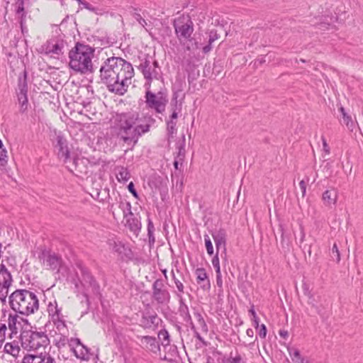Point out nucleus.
Masks as SVG:
<instances>
[{
  "mask_svg": "<svg viewBox=\"0 0 363 363\" xmlns=\"http://www.w3.org/2000/svg\"><path fill=\"white\" fill-rule=\"evenodd\" d=\"M204 242H205V246L206 248L207 253L209 255H213V247L212 242L211 240L210 237L208 235H204Z\"/></svg>",
  "mask_w": 363,
  "mask_h": 363,
  "instance_id": "obj_43",
  "label": "nucleus"
},
{
  "mask_svg": "<svg viewBox=\"0 0 363 363\" xmlns=\"http://www.w3.org/2000/svg\"><path fill=\"white\" fill-rule=\"evenodd\" d=\"M7 330L8 328L6 323H0V348L6 340Z\"/></svg>",
  "mask_w": 363,
  "mask_h": 363,
  "instance_id": "obj_42",
  "label": "nucleus"
},
{
  "mask_svg": "<svg viewBox=\"0 0 363 363\" xmlns=\"http://www.w3.org/2000/svg\"><path fill=\"white\" fill-rule=\"evenodd\" d=\"M185 85L184 81L181 77H176V82L172 87L173 96L170 102L171 113H179L182 111V99L184 94H182L183 86Z\"/></svg>",
  "mask_w": 363,
  "mask_h": 363,
  "instance_id": "obj_9",
  "label": "nucleus"
},
{
  "mask_svg": "<svg viewBox=\"0 0 363 363\" xmlns=\"http://www.w3.org/2000/svg\"><path fill=\"white\" fill-rule=\"evenodd\" d=\"M177 297L179 299V313L181 317H182L183 320L189 323L191 325V328L194 329V325L192 322L191 316L189 313V308L187 305L184 303V300L181 294H177Z\"/></svg>",
  "mask_w": 363,
  "mask_h": 363,
  "instance_id": "obj_22",
  "label": "nucleus"
},
{
  "mask_svg": "<svg viewBox=\"0 0 363 363\" xmlns=\"http://www.w3.org/2000/svg\"><path fill=\"white\" fill-rule=\"evenodd\" d=\"M81 272L83 283L88 284L89 287L91 289L92 292L94 294H99L100 286L90 272L86 268L82 267Z\"/></svg>",
  "mask_w": 363,
  "mask_h": 363,
  "instance_id": "obj_20",
  "label": "nucleus"
},
{
  "mask_svg": "<svg viewBox=\"0 0 363 363\" xmlns=\"http://www.w3.org/2000/svg\"><path fill=\"white\" fill-rule=\"evenodd\" d=\"M149 65H150V61L146 57L144 62L138 66V69L142 72L144 77H150V74L146 70Z\"/></svg>",
  "mask_w": 363,
  "mask_h": 363,
  "instance_id": "obj_41",
  "label": "nucleus"
},
{
  "mask_svg": "<svg viewBox=\"0 0 363 363\" xmlns=\"http://www.w3.org/2000/svg\"><path fill=\"white\" fill-rule=\"evenodd\" d=\"M182 115H170L169 118L166 120L167 131L168 139L173 138L174 134L177 133V125H180L181 121H184V117L182 118Z\"/></svg>",
  "mask_w": 363,
  "mask_h": 363,
  "instance_id": "obj_19",
  "label": "nucleus"
},
{
  "mask_svg": "<svg viewBox=\"0 0 363 363\" xmlns=\"http://www.w3.org/2000/svg\"><path fill=\"white\" fill-rule=\"evenodd\" d=\"M158 338L161 340L162 345L164 347L169 345V335L167 330L162 329L158 333Z\"/></svg>",
  "mask_w": 363,
  "mask_h": 363,
  "instance_id": "obj_39",
  "label": "nucleus"
},
{
  "mask_svg": "<svg viewBox=\"0 0 363 363\" xmlns=\"http://www.w3.org/2000/svg\"><path fill=\"white\" fill-rule=\"evenodd\" d=\"M341 124L345 125L350 131H353L356 128L357 123L356 118L353 119L352 115H342V119H340Z\"/></svg>",
  "mask_w": 363,
  "mask_h": 363,
  "instance_id": "obj_33",
  "label": "nucleus"
},
{
  "mask_svg": "<svg viewBox=\"0 0 363 363\" xmlns=\"http://www.w3.org/2000/svg\"><path fill=\"white\" fill-rule=\"evenodd\" d=\"M47 311L51 320L63 316L62 313V308L58 306L57 302L55 299L53 301L49 302Z\"/></svg>",
  "mask_w": 363,
  "mask_h": 363,
  "instance_id": "obj_25",
  "label": "nucleus"
},
{
  "mask_svg": "<svg viewBox=\"0 0 363 363\" xmlns=\"http://www.w3.org/2000/svg\"><path fill=\"white\" fill-rule=\"evenodd\" d=\"M258 335L261 338H265L267 335V328L264 324L259 326Z\"/></svg>",
  "mask_w": 363,
  "mask_h": 363,
  "instance_id": "obj_54",
  "label": "nucleus"
},
{
  "mask_svg": "<svg viewBox=\"0 0 363 363\" xmlns=\"http://www.w3.org/2000/svg\"><path fill=\"white\" fill-rule=\"evenodd\" d=\"M145 103L146 108L156 113H162L165 111L168 103L167 94L162 91L154 93L150 90L145 91Z\"/></svg>",
  "mask_w": 363,
  "mask_h": 363,
  "instance_id": "obj_6",
  "label": "nucleus"
},
{
  "mask_svg": "<svg viewBox=\"0 0 363 363\" xmlns=\"http://www.w3.org/2000/svg\"><path fill=\"white\" fill-rule=\"evenodd\" d=\"M223 363H246L241 354L236 351L235 352H230L228 357H224L222 361Z\"/></svg>",
  "mask_w": 363,
  "mask_h": 363,
  "instance_id": "obj_31",
  "label": "nucleus"
},
{
  "mask_svg": "<svg viewBox=\"0 0 363 363\" xmlns=\"http://www.w3.org/2000/svg\"><path fill=\"white\" fill-rule=\"evenodd\" d=\"M56 135V147L57 148V155L60 159H63L64 162L67 163L69 160V151L67 147V142L60 132L58 133L55 131Z\"/></svg>",
  "mask_w": 363,
  "mask_h": 363,
  "instance_id": "obj_12",
  "label": "nucleus"
},
{
  "mask_svg": "<svg viewBox=\"0 0 363 363\" xmlns=\"http://www.w3.org/2000/svg\"><path fill=\"white\" fill-rule=\"evenodd\" d=\"M66 333H60V334L55 337L53 342L58 349L64 347L67 344L69 345L70 340L68 339V335Z\"/></svg>",
  "mask_w": 363,
  "mask_h": 363,
  "instance_id": "obj_32",
  "label": "nucleus"
},
{
  "mask_svg": "<svg viewBox=\"0 0 363 363\" xmlns=\"http://www.w3.org/2000/svg\"><path fill=\"white\" fill-rule=\"evenodd\" d=\"M79 4L80 5H82L83 7L91 12H94V13H97V10L98 9L93 6L91 4H89V2L84 1V0H81L79 3Z\"/></svg>",
  "mask_w": 363,
  "mask_h": 363,
  "instance_id": "obj_47",
  "label": "nucleus"
},
{
  "mask_svg": "<svg viewBox=\"0 0 363 363\" xmlns=\"http://www.w3.org/2000/svg\"><path fill=\"white\" fill-rule=\"evenodd\" d=\"M95 48L83 43L77 42L69 52V68L76 73L82 74L93 73V64L91 59Z\"/></svg>",
  "mask_w": 363,
  "mask_h": 363,
  "instance_id": "obj_3",
  "label": "nucleus"
},
{
  "mask_svg": "<svg viewBox=\"0 0 363 363\" xmlns=\"http://www.w3.org/2000/svg\"><path fill=\"white\" fill-rule=\"evenodd\" d=\"M19 337L21 347L28 351L45 348L50 344L48 335L43 332L24 330L21 332Z\"/></svg>",
  "mask_w": 363,
  "mask_h": 363,
  "instance_id": "obj_5",
  "label": "nucleus"
},
{
  "mask_svg": "<svg viewBox=\"0 0 363 363\" xmlns=\"http://www.w3.org/2000/svg\"><path fill=\"white\" fill-rule=\"evenodd\" d=\"M128 189L135 198H136V199L138 198V194L137 191L135 190V189L134 187V184L132 182H130L129 184L128 185Z\"/></svg>",
  "mask_w": 363,
  "mask_h": 363,
  "instance_id": "obj_56",
  "label": "nucleus"
},
{
  "mask_svg": "<svg viewBox=\"0 0 363 363\" xmlns=\"http://www.w3.org/2000/svg\"><path fill=\"white\" fill-rule=\"evenodd\" d=\"M125 250V245L121 242H114L113 250L118 254H122Z\"/></svg>",
  "mask_w": 363,
  "mask_h": 363,
  "instance_id": "obj_49",
  "label": "nucleus"
},
{
  "mask_svg": "<svg viewBox=\"0 0 363 363\" xmlns=\"http://www.w3.org/2000/svg\"><path fill=\"white\" fill-rule=\"evenodd\" d=\"M20 351L21 349L18 345V342L16 340L6 342L4 345V352L14 357H17L19 355Z\"/></svg>",
  "mask_w": 363,
  "mask_h": 363,
  "instance_id": "obj_29",
  "label": "nucleus"
},
{
  "mask_svg": "<svg viewBox=\"0 0 363 363\" xmlns=\"http://www.w3.org/2000/svg\"><path fill=\"white\" fill-rule=\"evenodd\" d=\"M13 282L11 273L3 264L0 265V287L9 288Z\"/></svg>",
  "mask_w": 363,
  "mask_h": 363,
  "instance_id": "obj_24",
  "label": "nucleus"
},
{
  "mask_svg": "<svg viewBox=\"0 0 363 363\" xmlns=\"http://www.w3.org/2000/svg\"><path fill=\"white\" fill-rule=\"evenodd\" d=\"M146 70L148 71V72L150 74V77H145V79H147L149 82H150L153 78H157L159 74L155 68H152L151 65H149Z\"/></svg>",
  "mask_w": 363,
  "mask_h": 363,
  "instance_id": "obj_46",
  "label": "nucleus"
},
{
  "mask_svg": "<svg viewBox=\"0 0 363 363\" xmlns=\"http://www.w3.org/2000/svg\"><path fill=\"white\" fill-rule=\"evenodd\" d=\"M287 351L292 359V361L297 363H310L308 359L302 357L298 349L293 347H288Z\"/></svg>",
  "mask_w": 363,
  "mask_h": 363,
  "instance_id": "obj_28",
  "label": "nucleus"
},
{
  "mask_svg": "<svg viewBox=\"0 0 363 363\" xmlns=\"http://www.w3.org/2000/svg\"><path fill=\"white\" fill-rule=\"evenodd\" d=\"M42 256L45 259L47 266L52 270L59 271L62 264V258L55 253H50L46 251L42 252Z\"/></svg>",
  "mask_w": 363,
  "mask_h": 363,
  "instance_id": "obj_21",
  "label": "nucleus"
},
{
  "mask_svg": "<svg viewBox=\"0 0 363 363\" xmlns=\"http://www.w3.org/2000/svg\"><path fill=\"white\" fill-rule=\"evenodd\" d=\"M212 238L216 244L217 254L219 251H221V257L223 258V254H224L223 259L227 261L226 257V231L224 229H219L211 233Z\"/></svg>",
  "mask_w": 363,
  "mask_h": 363,
  "instance_id": "obj_11",
  "label": "nucleus"
},
{
  "mask_svg": "<svg viewBox=\"0 0 363 363\" xmlns=\"http://www.w3.org/2000/svg\"><path fill=\"white\" fill-rule=\"evenodd\" d=\"M74 286H75V288L79 291L80 290V285L82 286H84V284L83 283V281H74Z\"/></svg>",
  "mask_w": 363,
  "mask_h": 363,
  "instance_id": "obj_63",
  "label": "nucleus"
},
{
  "mask_svg": "<svg viewBox=\"0 0 363 363\" xmlns=\"http://www.w3.org/2000/svg\"><path fill=\"white\" fill-rule=\"evenodd\" d=\"M16 13L20 14V13H24L25 8H24V0H16Z\"/></svg>",
  "mask_w": 363,
  "mask_h": 363,
  "instance_id": "obj_48",
  "label": "nucleus"
},
{
  "mask_svg": "<svg viewBox=\"0 0 363 363\" xmlns=\"http://www.w3.org/2000/svg\"><path fill=\"white\" fill-rule=\"evenodd\" d=\"M216 284L217 286L220 288H222L223 286V280H222V276L221 272H216Z\"/></svg>",
  "mask_w": 363,
  "mask_h": 363,
  "instance_id": "obj_59",
  "label": "nucleus"
},
{
  "mask_svg": "<svg viewBox=\"0 0 363 363\" xmlns=\"http://www.w3.org/2000/svg\"><path fill=\"white\" fill-rule=\"evenodd\" d=\"M152 298L157 304L166 305L169 303L171 295L162 279H157L152 284Z\"/></svg>",
  "mask_w": 363,
  "mask_h": 363,
  "instance_id": "obj_8",
  "label": "nucleus"
},
{
  "mask_svg": "<svg viewBox=\"0 0 363 363\" xmlns=\"http://www.w3.org/2000/svg\"><path fill=\"white\" fill-rule=\"evenodd\" d=\"M337 193L335 189H328L323 194L322 199L327 206L335 205L337 202Z\"/></svg>",
  "mask_w": 363,
  "mask_h": 363,
  "instance_id": "obj_27",
  "label": "nucleus"
},
{
  "mask_svg": "<svg viewBox=\"0 0 363 363\" xmlns=\"http://www.w3.org/2000/svg\"><path fill=\"white\" fill-rule=\"evenodd\" d=\"M194 315L201 330L206 333H208V326L206 323V321H205L203 315L199 312H195L194 313Z\"/></svg>",
  "mask_w": 363,
  "mask_h": 363,
  "instance_id": "obj_40",
  "label": "nucleus"
},
{
  "mask_svg": "<svg viewBox=\"0 0 363 363\" xmlns=\"http://www.w3.org/2000/svg\"><path fill=\"white\" fill-rule=\"evenodd\" d=\"M174 284H175L176 287L178 291V292L177 293V295L181 294L182 296V294L184 293V286L183 284L179 279L175 280Z\"/></svg>",
  "mask_w": 363,
  "mask_h": 363,
  "instance_id": "obj_53",
  "label": "nucleus"
},
{
  "mask_svg": "<svg viewBox=\"0 0 363 363\" xmlns=\"http://www.w3.org/2000/svg\"><path fill=\"white\" fill-rule=\"evenodd\" d=\"M321 140L323 142V151L325 152V154L329 155L330 154V147L328 146L327 141L324 136L321 137Z\"/></svg>",
  "mask_w": 363,
  "mask_h": 363,
  "instance_id": "obj_58",
  "label": "nucleus"
},
{
  "mask_svg": "<svg viewBox=\"0 0 363 363\" xmlns=\"http://www.w3.org/2000/svg\"><path fill=\"white\" fill-rule=\"evenodd\" d=\"M12 310L22 315H29L39 308V300L36 294L27 289H16L9 297Z\"/></svg>",
  "mask_w": 363,
  "mask_h": 363,
  "instance_id": "obj_4",
  "label": "nucleus"
},
{
  "mask_svg": "<svg viewBox=\"0 0 363 363\" xmlns=\"http://www.w3.org/2000/svg\"><path fill=\"white\" fill-rule=\"evenodd\" d=\"M26 321L23 318L20 317L16 313H10L8 317V330L11 332L9 334V338L12 339L14 335H16L18 333L19 329L21 328V323Z\"/></svg>",
  "mask_w": 363,
  "mask_h": 363,
  "instance_id": "obj_17",
  "label": "nucleus"
},
{
  "mask_svg": "<svg viewBox=\"0 0 363 363\" xmlns=\"http://www.w3.org/2000/svg\"><path fill=\"white\" fill-rule=\"evenodd\" d=\"M116 115L117 135L125 143L134 145L139 137L149 130L151 121L149 115Z\"/></svg>",
  "mask_w": 363,
  "mask_h": 363,
  "instance_id": "obj_2",
  "label": "nucleus"
},
{
  "mask_svg": "<svg viewBox=\"0 0 363 363\" xmlns=\"http://www.w3.org/2000/svg\"><path fill=\"white\" fill-rule=\"evenodd\" d=\"M183 160H180L178 157V155L177 156L174 162V166L175 167V169H178V165H179V163L180 162L182 164Z\"/></svg>",
  "mask_w": 363,
  "mask_h": 363,
  "instance_id": "obj_64",
  "label": "nucleus"
},
{
  "mask_svg": "<svg viewBox=\"0 0 363 363\" xmlns=\"http://www.w3.org/2000/svg\"><path fill=\"white\" fill-rule=\"evenodd\" d=\"M155 226L152 221V220L148 218H147V235L149 238L150 245H153L155 242V236H154Z\"/></svg>",
  "mask_w": 363,
  "mask_h": 363,
  "instance_id": "obj_38",
  "label": "nucleus"
},
{
  "mask_svg": "<svg viewBox=\"0 0 363 363\" xmlns=\"http://www.w3.org/2000/svg\"><path fill=\"white\" fill-rule=\"evenodd\" d=\"M101 82L106 84L108 91L119 96L128 89L130 80L134 76L132 65L120 57L107 58L99 69Z\"/></svg>",
  "mask_w": 363,
  "mask_h": 363,
  "instance_id": "obj_1",
  "label": "nucleus"
},
{
  "mask_svg": "<svg viewBox=\"0 0 363 363\" xmlns=\"http://www.w3.org/2000/svg\"><path fill=\"white\" fill-rule=\"evenodd\" d=\"M185 134L182 133L181 138L176 143V149L177 150L178 157L180 160H184L185 156Z\"/></svg>",
  "mask_w": 363,
  "mask_h": 363,
  "instance_id": "obj_34",
  "label": "nucleus"
},
{
  "mask_svg": "<svg viewBox=\"0 0 363 363\" xmlns=\"http://www.w3.org/2000/svg\"><path fill=\"white\" fill-rule=\"evenodd\" d=\"M212 264L216 270V272L220 271V262L218 258V254H216L215 256L212 259Z\"/></svg>",
  "mask_w": 363,
  "mask_h": 363,
  "instance_id": "obj_51",
  "label": "nucleus"
},
{
  "mask_svg": "<svg viewBox=\"0 0 363 363\" xmlns=\"http://www.w3.org/2000/svg\"><path fill=\"white\" fill-rule=\"evenodd\" d=\"M59 333H67V325L64 319V315L52 320Z\"/></svg>",
  "mask_w": 363,
  "mask_h": 363,
  "instance_id": "obj_36",
  "label": "nucleus"
},
{
  "mask_svg": "<svg viewBox=\"0 0 363 363\" xmlns=\"http://www.w3.org/2000/svg\"><path fill=\"white\" fill-rule=\"evenodd\" d=\"M299 186L301 190L302 196H304L306 194V185L303 180H301L299 182Z\"/></svg>",
  "mask_w": 363,
  "mask_h": 363,
  "instance_id": "obj_60",
  "label": "nucleus"
},
{
  "mask_svg": "<svg viewBox=\"0 0 363 363\" xmlns=\"http://www.w3.org/2000/svg\"><path fill=\"white\" fill-rule=\"evenodd\" d=\"M22 363H55V358L47 352H41L39 354H26Z\"/></svg>",
  "mask_w": 363,
  "mask_h": 363,
  "instance_id": "obj_15",
  "label": "nucleus"
},
{
  "mask_svg": "<svg viewBox=\"0 0 363 363\" xmlns=\"http://www.w3.org/2000/svg\"><path fill=\"white\" fill-rule=\"evenodd\" d=\"M161 319L156 313H145L143 314L141 320L140 325L145 329H155L161 322Z\"/></svg>",
  "mask_w": 363,
  "mask_h": 363,
  "instance_id": "obj_18",
  "label": "nucleus"
},
{
  "mask_svg": "<svg viewBox=\"0 0 363 363\" xmlns=\"http://www.w3.org/2000/svg\"><path fill=\"white\" fill-rule=\"evenodd\" d=\"M279 335H280L281 337H283V338H284V339L287 338V337H288V336H289V333H288V331H287V330H279Z\"/></svg>",
  "mask_w": 363,
  "mask_h": 363,
  "instance_id": "obj_62",
  "label": "nucleus"
},
{
  "mask_svg": "<svg viewBox=\"0 0 363 363\" xmlns=\"http://www.w3.org/2000/svg\"><path fill=\"white\" fill-rule=\"evenodd\" d=\"M173 27L177 38L181 42L184 40H191V35L194 33V23L189 16H182L175 18L173 21Z\"/></svg>",
  "mask_w": 363,
  "mask_h": 363,
  "instance_id": "obj_7",
  "label": "nucleus"
},
{
  "mask_svg": "<svg viewBox=\"0 0 363 363\" xmlns=\"http://www.w3.org/2000/svg\"><path fill=\"white\" fill-rule=\"evenodd\" d=\"M18 15H19V18H20L19 23H20L21 28L22 30V32L23 33V31H24V23H25V21H26V12L20 13V14H18Z\"/></svg>",
  "mask_w": 363,
  "mask_h": 363,
  "instance_id": "obj_55",
  "label": "nucleus"
},
{
  "mask_svg": "<svg viewBox=\"0 0 363 363\" xmlns=\"http://www.w3.org/2000/svg\"><path fill=\"white\" fill-rule=\"evenodd\" d=\"M66 43L61 39H50L46 42L44 45L45 52L46 54H55L60 55L63 54V48Z\"/></svg>",
  "mask_w": 363,
  "mask_h": 363,
  "instance_id": "obj_16",
  "label": "nucleus"
},
{
  "mask_svg": "<svg viewBox=\"0 0 363 363\" xmlns=\"http://www.w3.org/2000/svg\"><path fill=\"white\" fill-rule=\"evenodd\" d=\"M69 347L77 358L81 359H89V349L81 343L79 339L71 338Z\"/></svg>",
  "mask_w": 363,
  "mask_h": 363,
  "instance_id": "obj_14",
  "label": "nucleus"
},
{
  "mask_svg": "<svg viewBox=\"0 0 363 363\" xmlns=\"http://www.w3.org/2000/svg\"><path fill=\"white\" fill-rule=\"evenodd\" d=\"M279 230L281 233V247L284 250H289V245H290V241H289V238H287L285 235L284 228V226L282 225H279Z\"/></svg>",
  "mask_w": 363,
  "mask_h": 363,
  "instance_id": "obj_37",
  "label": "nucleus"
},
{
  "mask_svg": "<svg viewBox=\"0 0 363 363\" xmlns=\"http://www.w3.org/2000/svg\"><path fill=\"white\" fill-rule=\"evenodd\" d=\"M135 18L137 20V21L143 26L145 27L147 25L146 21L140 16L139 13L135 14Z\"/></svg>",
  "mask_w": 363,
  "mask_h": 363,
  "instance_id": "obj_57",
  "label": "nucleus"
},
{
  "mask_svg": "<svg viewBox=\"0 0 363 363\" xmlns=\"http://www.w3.org/2000/svg\"><path fill=\"white\" fill-rule=\"evenodd\" d=\"M330 256L336 262L338 263L340 261V254L336 243L333 245Z\"/></svg>",
  "mask_w": 363,
  "mask_h": 363,
  "instance_id": "obj_44",
  "label": "nucleus"
},
{
  "mask_svg": "<svg viewBox=\"0 0 363 363\" xmlns=\"http://www.w3.org/2000/svg\"><path fill=\"white\" fill-rule=\"evenodd\" d=\"M9 288L0 287V300L1 302H6L9 294Z\"/></svg>",
  "mask_w": 363,
  "mask_h": 363,
  "instance_id": "obj_52",
  "label": "nucleus"
},
{
  "mask_svg": "<svg viewBox=\"0 0 363 363\" xmlns=\"http://www.w3.org/2000/svg\"><path fill=\"white\" fill-rule=\"evenodd\" d=\"M211 45H212V44H210V43H209V42H208V45H205V46L203 48L202 50H203V52L204 54H207L208 52H209L211 50V49H212V46H211Z\"/></svg>",
  "mask_w": 363,
  "mask_h": 363,
  "instance_id": "obj_61",
  "label": "nucleus"
},
{
  "mask_svg": "<svg viewBox=\"0 0 363 363\" xmlns=\"http://www.w3.org/2000/svg\"><path fill=\"white\" fill-rule=\"evenodd\" d=\"M220 35L216 30H211L209 32L208 42L212 44L214 41L219 38Z\"/></svg>",
  "mask_w": 363,
  "mask_h": 363,
  "instance_id": "obj_50",
  "label": "nucleus"
},
{
  "mask_svg": "<svg viewBox=\"0 0 363 363\" xmlns=\"http://www.w3.org/2000/svg\"><path fill=\"white\" fill-rule=\"evenodd\" d=\"M119 208L123 212V216L125 219L133 217V213L131 211V204L128 201H121L118 205Z\"/></svg>",
  "mask_w": 363,
  "mask_h": 363,
  "instance_id": "obj_35",
  "label": "nucleus"
},
{
  "mask_svg": "<svg viewBox=\"0 0 363 363\" xmlns=\"http://www.w3.org/2000/svg\"><path fill=\"white\" fill-rule=\"evenodd\" d=\"M116 175L119 182H126L130 178V174L126 167L123 166L116 167L115 169Z\"/></svg>",
  "mask_w": 363,
  "mask_h": 363,
  "instance_id": "obj_30",
  "label": "nucleus"
},
{
  "mask_svg": "<svg viewBox=\"0 0 363 363\" xmlns=\"http://www.w3.org/2000/svg\"><path fill=\"white\" fill-rule=\"evenodd\" d=\"M18 101L21 107V111L24 112L27 110L28 106V82L27 72L24 69L22 75H19L18 80V89L16 91Z\"/></svg>",
  "mask_w": 363,
  "mask_h": 363,
  "instance_id": "obj_10",
  "label": "nucleus"
},
{
  "mask_svg": "<svg viewBox=\"0 0 363 363\" xmlns=\"http://www.w3.org/2000/svg\"><path fill=\"white\" fill-rule=\"evenodd\" d=\"M125 226L136 236L139 235L141 230L140 221L134 216L125 219Z\"/></svg>",
  "mask_w": 363,
  "mask_h": 363,
  "instance_id": "obj_26",
  "label": "nucleus"
},
{
  "mask_svg": "<svg viewBox=\"0 0 363 363\" xmlns=\"http://www.w3.org/2000/svg\"><path fill=\"white\" fill-rule=\"evenodd\" d=\"M7 151L5 148L0 149V166H5L7 164Z\"/></svg>",
  "mask_w": 363,
  "mask_h": 363,
  "instance_id": "obj_45",
  "label": "nucleus"
},
{
  "mask_svg": "<svg viewBox=\"0 0 363 363\" xmlns=\"http://www.w3.org/2000/svg\"><path fill=\"white\" fill-rule=\"evenodd\" d=\"M138 338L140 340V345L143 348L154 354H158L160 352V346L156 337L145 335L138 336Z\"/></svg>",
  "mask_w": 363,
  "mask_h": 363,
  "instance_id": "obj_13",
  "label": "nucleus"
},
{
  "mask_svg": "<svg viewBox=\"0 0 363 363\" xmlns=\"http://www.w3.org/2000/svg\"><path fill=\"white\" fill-rule=\"evenodd\" d=\"M196 281L201 285L203 290H208L211 288L210 281L208 278L207 273L204 268H198L196 269Z\"/></svg>",
  "mask_w": 363,
  "mask_h": 363,
  "instance_id": "obj_23",
  "label": "nucleus"
}]
</instances>
